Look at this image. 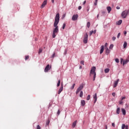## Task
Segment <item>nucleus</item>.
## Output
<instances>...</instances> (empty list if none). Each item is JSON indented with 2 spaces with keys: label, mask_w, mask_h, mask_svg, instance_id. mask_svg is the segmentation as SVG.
I'll list each match as a JSON object with an SVG mask.
<instances>
[{
  "label": "nucleus",
  "mask_w": 129,
  "mask_h": 129,
  "mask_svg": "<svg viewBox=\"0 0 129 129\" xmlns=\"http://www.w3.org/2000/svg\"><path fill=\"white\" fill-rule=\"evenodd\" d=\"M59 21H60V14L59 13L56 14L55 18L54 27L52 33V38H56V35L59 33V28L58 27V24H59Z\"/></svg>",
  "instance_id": "nucleus-1"
},
{
  "label": "nucleus",
  "mask_w": 129,
  "mask_h": 129,
  "mask_svg": "<svg viewBox=\"0 0 129 129\" xmlns=\"http://www.w3.org/2000/svg\"><path fill=\"white\" fill-rule=\"evenodd\" d=\"M95 70H96V68L95 67H93L90 71V75L93 74V81L95 80L96 78V73H95Z\"/></svg>",
  "instance_id": "nucleus-2"
},
{
  "label": "nucleus",
  "mask_w": 129,
  "mask_h": 129,
  "mask_svg": "<svg viewBox=\"0 0 129 129\" xmlns=\"http://www.w3.org/2000/svg\"><path fill=\"white\" fill-rule=\"evenodd\" d=\"M129 10H126L123 11L121 14V17L122 19H125L126 17H127V15H128Z\"/></svg>",
  "instance_id": "nucleus-3"
},
{
  "label": "nucleus",
  "mask_w": 129,
  "mask_h": 129,
  "mask_svg": "<svg viewBox=\"0 0 129 129\" xmlns=\"http://www.w3.org/2000/svg\"><path fill=\"white\" fill-rule=\"evenodd\" d=\"M87 42H88V34L86 33L84 36L83 42L84 44H87Z\"/></svg>",
  "instance_id": "nucleus-4"
},
{
  "label": "nucleus",
  "mask_w": 129,
  "mask_h": 129,
  "mask_svg": "<svg viewBox=\"0 0 129 129\" xmlns=\"http://www.w3.org/2000/svg\"><path fill=\"white\" fill-rule=\"evenodd\" d=\"M83 87H84L83 84H81L79 86V87L77 89V91L76 92V94H78V93H79V92L83 89Z\"/></svg>",
  "instance_id": "nucleus-5"
},
{
  "label": "nucleus",
  "mask_w": 129,
  "mask_h": 129,
  "mask_svg": "<svg viewBox=\"0 0 129 129\" xmlns=\"http://www.w3.org/2000/svg\"><path fill=\"white\" fill-rule=\"evenodd\" d=\"M50 69H51V67H50L49 64H47L44 69V72H48Z\"/></svg>",
  "instance_id": "nucleus-6"
},
{
  "label": "nucleus",
  "mask_w": 129,
  "mask_h": 129,
  "mask_svg": "<svg viewBox=\"0 0 129 129\" xmlns=\"http://www.w3.org/2000/svg\"><path fill=\"white\" fill-rule=\"evenodd\" d=\"M78 19V15H74L72 17V20L73 21H76Z\"/></svg>",
  "instance_id": "nucleus-7"
},
{
  "label": "nucleus",
  "mask_w": 129,
  "mask_h": 129,
  "mask_svg": "<svg viewBox=\"0 0 129 129\" xmlns=\"http://www.w3.org/2000/svg\"><path fill=\"white\" fill-rule=\"evenodd\" d=\"M119 82V79H117L116 81L114 82L113 87L115 88L116 86H117V84H118V82Z\"/></svg>",
  "instance_id": "nucleus-8"
},
{
  "label": "nucleus",
  "mask_w": 129,
  "mask_h": 129,
  "mask_svg": "<svg viewBox=\"0 0 129 129\" xmlns=\"http://www.w3.org/2000/svg\"><path fill=\"white\" fill-rule=\"evenodd\" d=\"M62 91H63V84H61L60 88H59V89L58 91V94H60V93H61V92H62Z\"/></svg>",
  "instance_id": "nucleus-9"
},
{
  "label": "nucleus",
  "mask_w": 129,
  "mask_h": 129,
  "mask_svg": "<svg viewBox=\"0 0 129 129\" xmlns=\"http://www.w3.org/2000/svg\"><path fill=\"white\" fill-rule=\"evenodd\" d=\"M46 5H47V0H45L42 4L41 5V9H43V8L45 7V6H46Z\"/></svg>",
  "instance_id": "nucleus-10"
},
{
  "label": "nucleus",
  "mask_w": 129,
  "mask_h": 129,
  "mask_svg": "<svg viewBox=\"0 0 129 129\" xmlns=\"http://www.w3.org/2000/svg\"><path fill=\"white\" fill-rule=\"evenodd\" d=\"M93 96L94 99V103H95L97 101V94L95 93Z\"/></svg>",
  "instance_id": "nucleus-11"
},
{
  "label": "nucleus",
  "mask_w": 129,
  "mask_h": 129,
  "mask_svg": "<svg viewBox=\"0 0 129 129\" xmlns=\"http://www.w3.org/2000/svg\"><path fill=\"white\" fill-rule=\"evenodd\" d=\"M103 51H104V45H102L101 46V49L100 51V54H102L103 53Z\"/></svg>",
  "instance_id": "nucleus-12"
},
{
  "label": "nucleus",
  "mask_w": 129,
  "mask_h": 129,
  "mask_svg": "<svg viewBox=\"0 0 129 129\" xmlns=\"http://www.w3.org/2000/svg\"><path fill=\"white\" fill-rule=\"evenodd\" d=\"M106 9H107L108 14H109V13H110V12H111V10H112L111 7H110L109 6L107 7Z\"/></svg>",
  "instance_id": "nucleus-13"
},
{
  "label": "nucleus",
  "mask_w": 129,
  "mask_h": 129,
  "mask_svg": "<svg viewBox=\"0 0 129 129\" xmlns=\"http://www.w3.org/2000/svg\"><path fill=\"white\" fill-rule=\"evenodd\" d=\"M110 53V50L108 48H106V54L108 55Z\"/></svg>",
  "instance_id": "nucleus-14"
},
{
  "label": "nucleus",
  "mask_w": 129,
  "mask_h": 129,
  "mask_svg": "<svg viewBox=\"0 0 129 129\" xmlns=\"http://www.w3.org/2000/svg\"><path fill=\"white\" fill-rule=\"evenodd\" d=\"M76 123H77V120L75 121L73 123V127H75V126H76Z\"/></svg>",
  "instance_id": "nucleus-15"
},
{
  "label": "nucleus",
  "mask_w": 129,
  "mask_h": 129,
  "mask_svg": "<svg viewBox=\"0 0 129 129\" xmlns=\"http://www.w3.org/2000/svg\"><path fill=\"white\" fill-rule=\"evenodd\" d=\"M121 23H122V20H120L117 22L116 24L117 25H121Z\"/></svg>",
  "instance_id": "nucleus-16"
},
{
  "label": "nucleus",
  "mask_w": 129,
  "mask_h": 129,
  "mask_svg": "<svg viewBox=\"0 0 129 129\" xmlns=\"http://www.w3.org/2000/svg\"><path fill=\"white\" fill-rule=\"evenodd\" d=\"M127 63H128V60H124L123 61V66H124V65H125V64H127Z\"/></svg>",
  "instance_id": "nucleus-17"
},
{
  "label": "nucleus",
  "mask_w": 129,
  "mask_h": 129,
  "mask_svg": "<svg viewBox=\"0 0 129 129\" xmlns=\"http://www.w3.org/2000/svg\"><path fill=\"white\" fill-rule=\"evenodd\" d=\"M81 105L82 106H84L85 105V100H82L81 102Z\"/></svg>",
  "instance_id": "nucleus-18"
},
{
  "label": "nucleus",
  "mask_w": 129,
  "mask_h": 129,
  "mask_svg": "<svg viewBox=\"0 0 129 129\" xmlns=\"http://www.w3.org/2000/svg\"><path fill=\"white\" fill-rule=\"evenodd\" d=\"M126 46H127V43L126 42H124L123 44V48H126Z\"/></svg>",
  "instance_id": "nucleus-19"
},
{
  "label": "nucleus",
  "mask_w": 129,
  "mask_h": 129,
  "mask_svg": "<svg viewBox=\"0 0 129 129\" xmlns=\"http://www.w3.org/2000/svg\"><path fill=\"white\" fill-rule=\"evenodd\" d=\"M119 112H120V108L118 107L116 109V113H119Z\"/></svg>",
  "instance_id": "nucleus-20"
},
{
  "label": "nucleus",
  "mask_w": 129,
  "mask_h": 129,
  "mask_svg": "<svg viewBox=\"0 0 129 129\" xmlns=\"http://www.w3.org/2000/svg\"><path fill=\"white\" fill-rule=\"evenodd\" d=\"M105 73H108L109 72V69H106L104 70Z\"/></svg>",
  "instance_id": "nucleus-21"
},
{
  "label": "nucleus",
  "mask_w": 129,
  "mask_h": 129,
  "mask_svg": "<svg viewBox=\"0 0 129 129\" xmlns=\"http://www.w3.org/2000/svg\"><path fill=\"white\" fill-rule=\"evenodd\" d=\"M83 91H81L80 93V97H83Z\"/></svg>",
  "instance_id": "nucleus-22"
},
{
  "label": "nucleus",
  "mask_w": 129,
  "mask_h": 129,
  "mask_svg": "<svg viewBox=\"0 0 129 129\" xmlns=\"http://www.w3.org/2000/svg\"><path fill=\"white\" fill-rule=\"evenodd\" d=\"M125 127H126V126H125V124H122V126H121V128L122 129H124V128H125Z\"/></svg>",
  "instance_id": "nucleus-23"
},
{
  "label": "nucleus",
  "mask_w": 129,
  "mask_h": 129,
  "mask_svg": "<svg viewBox=\"0 0 129 129\" xmlns=\"http://www.w3.org/2000/svg\"><path fill=\"white\" fill-rule=\"evenodd\" d=\"M49 123H50V120H47L46 122V125H49Z\"/></svg>",
  "instance_id": "nucleus-24"
},
{
  "label": "nucleus",
  "mask_w": 129,
  "mask_h": 129,
  "mask_svg": "<svg viewBox=\"0 0 129 129\" xmlns=\"http://www.w3.org/2000/svg\"><path fill=\"white\" fill-rule=\"evenodd\" d=\"M42 51H43V50L42 49V48H39L38 53L41 54V53H42Z\"/></svg>",
  "instance_id": "nucleus-25"
},
{
  "label": "nucleus",
  "mask_w": 129,
  "mask_h": 129,
  "mask_svg": "<svg viewBox=\"0 0 129 129\" xmlns=\"http://www.w3.org/2000/svg\"><path fill=\"white\" fill-rule=\"evenodd\" d=\"M60 80H58V83L57 84V87H58V86H60Z\"/></svg>",
  "instance_id": "nucleus-26"
},
{
  "label": "nucleus",
  "mask_w": 129,
  "mask_h": 129,
  "mask_svg": "<svg viewBox=\"0 0 129 129\" xmlns=\"http://www.w3.org/2000/svg\"><path fill=\"white\" fill-rule=\"evenodd\" d=\"M87 26L88 28H90V22H88L87 24Z\"/></svg>",
  "instance_id": "nucleus-27"
},
{
  "label": "nucleus",
  "mask_w": 129,
  "mask_h": 129,
  "mask_svg": "<svg viewBox=\"0 0 129 129\" xmlns=\"http://www.w3.org/2000/svg\"><path fill=\"white\" fill-rule=\"evenodd\" d=\"M121 111L122 113H125V109H124V108L121 109Z\"/></svg>",
  "instance_id": "nucleus-28"
},
{
  "label": "nucleus",
  "mask_w": 129,
  "mask_h": 129,
  "mask_svg": "<svg viewBox=\"0 0 129 129\" xmlns=\"http://www.w3.org/2000/svg\"><path fill=\"white\" fill-rule=\"evenodd\" d=\"M101 13H102V16H104V15H105V11H102Z\"/></svg>",
  "instance_id": "nucleus-29"
},
{
  "label": "nucleus",
  "mask_w": 129,
  "mask_h": 129,
  "mask_svg": "<svg viewBox=\"0 0 129 129\" xmlns=\"http://www.w3.org/2000/svg\"><path fill=\"white\" fill-rule=\"evenodd\" d=\"M107 45H108V44H107V43H106L105 44V45H104V48H105V49H107Z\"/></svg>",
  "instance_id": "nucleus-30"
},
{
  "label": "nucleus",
  "mask_w": 129,
  "mask_h": 129,
  "mask_svg": "<svg viewBox=\"0 0 129 129\" xmlns=\"http://www.w3.org/2000/svg\"><path fill=\"white\" fill-rule=\"evenodd\" d=\"M113 48V44H110V45L109 46V49H112Z\"/></svg>",
  "instance_id": "nucleus-31"
},
{
  "label": "nucleus",
  "mask_w": 129,
  "mask_h": 129,
  "mask_svg": "<svg viewBox=\"0 0 129 129\" xmlns=\"http://www.w3.org/2000/svg\"><path fill=\"white\" fill-rule=\"evenodd\" d=\"M115 62L116 63H119V59H118V58H116L115 59Z\"/></svg>",
  "instance_id": "nucleus-32"
},
{
  "label": "nucleus",
  "mask_w": 129,
  "mask_h": 129,
  "mask_svg": "<svg viewBox=\"0 0 129 129\" xmlns=\"http://www.w3.org/2000/svg\"><path fill=\"white\" fill-rule=\"evenodd\" d=\"M65 27H66V24L65 23H63L62 25V29H65Z\"/></svg>",
  "instance_id": "nucleus-33"
},
{
  "label": "nucleus",
  "mask_w": 129,
  "mask_h": 129,
  "mask_svg": "<svg viewBox=\"0 0 129 129\" xmlns=\"http://www.w3.org/2000/svg\"><path fill=\"white\" fill-rule=\"evenodd\" d=\"M90 99V95H89L87 97V100H89Z\"/></svg>",
  "instance_id": "nucleus-34"
},
{
  "label": "nucleus",
  "mask_w": 129,
  "mask_h": 129,
  "mask_svg": "<svg viewBox=\"0 0 129 129\" xmlns=\"http://www.w3.org/2000/svg\"><path fill=\"white\" fill-rule=\"evenodd\" d=\"M116 39V37H115L114 36L112 37V41H115Z\"/></svg>",
  "instance_id": "nucleus-35"
},
{
  "label": "nucleus",
  "mask_w": 129,
  "mask_h": 129,
  "mask_svg": "<svg viewBox=\"0 0 129 129\" xmlns=\"http://www.w3.org/2000/svg\"><path fill=\"white\" fill-rule=\"evenodd\" d=\"M74 87H75V84H73L72 87H71V89H74Z\"/></svg>",
  "instance_id": "nucleus-36"
},
{
  "label": "nucleus",
  "mask_w": 129,
  "mask_h": 129,
  "mask_svg": "<svg viewBox=\"0 0 129 129\" xmlns=\"http://www.w3.org/2000/svg\"><path fill=\"white\" fill-rule=\"evenodd\" d=\"M55 54H56V53L55 52H54L51 56V58H54V57H55Z\"/></svg>",
  "instance_id": "nucleus-37"
},
{
  "label": "nucleus",
  "mask_w": 129,
  "mask_h": 129,
  "mask_svg": "<svg viewBox=\"0 0 129 129\" xmlns=\"http://www.w3.org/2000/svg\"><path fill=\"white\" fill-rule=\"evenodd\" d=\"M80 63L82 65H84V61L82 60L81 61Z\"/></svg>",
  "instance_id": "nucleus-38"
},
{
  "label": "nucleus",
  "mask_w": 129,
  "mask_h": 129,
  "mask_svg": "<svg viewBox=\"0 0 129 129\" xmlns=\"http://www.w3.org/2000/svg\"><path fill=\"white\" fill-rule=\"evenodd\" d=\"M36 129H41V126H40L39 125H38L37 126Z\"/></svg>",
  "instance_id": "nucleus-39"
},
{
  "label": "nucleus",
  "mask_w": 129,
  "mask_h": 129,
  "mask_svg": "<svg viewBox=\"0 0 129 129\" xmlns=\"http://www.w3.org/2000/svg\"><path fill=\"white\" fill-rule=\"evenodd\" d=\"M93 33V30L90 32V36H91L92 34Z\"/></svg>",
  "instance_id": "nucleus-40"
},
{
  "label": "nucleus",
  "mask_w": 129,
  "mask_h": 129,
  "mask_svg": "<svg viewBox=\"0 0 129 129\" xmlns=\"http://www.w3.org/2000/svg\"><path fill=\"white\" fill-rule=\"evenodd\" d=\"M119 37H120V33H119L117 36V38L118 39V38H119Z\"/></svg>",
  "instance_id": "nucleus-41"
},
{
  "label": "nucleus",
  "mask_w": 129,
  "mask_h": 129,
  "mask_svg": "<svg viewBox=\"0 0 129 129\" xmlns=\"http://www.w3.org/2000/svg\"><path fill=\"white\" fill-rule=\"evenodd\" d=\"M29 59V55L25 56V60H28Z\"/></svg>",
  "instance_id": "nucleus-42"
},
{
  "label": "nucleus",
  "mask_w": 129,
  "mask_h": 129,
  "mask_svg": "<svg viewBox=\"0 0 129 129\" xmlns=\"http://www.w3.org/2000/svg\"><path fill=\"white\" fill-rule=\"evenodd\" d=\"M112 95L113 96V97H115V93H112Z\"/></svg>",
  "instance_id": "nucleus-43"
},
{
  "label": "nucleus",
  "mask_w": 129,
  "mask_h": 129,
  "mask_svg": "<svg viewBox=\"0 0 129 129\" xmlns=\"http://www.w3.org/2000/svg\"><path fill=\"white\" fill-rule=\"evenodd\" d=\"M122 103H123V102H122V100H121L119 102V104H121Z\"/></svg>",
  "instance_id": "nucleus-44"
},
{
  "label": "nucleus",
  "mask_w": 129,
  "mask_h": 129,
  "mask_svg": "<svg viewBox=\"0 0 129 129\" xmlns=\"http://www.w3.org/2000/svg\"><path fill=\"white\" fill-rule=\"evenodd\" d=\"M123 99H125V96L122 97L121 98V100H123Z\"/></svg>",
  "instance_id": "nucleus-45"
},
{
  "label": "nucleus",
  "mask_w": 129,
  "mask_h": 129,
  "mask_svg": "<svg viewBox=\"0 0 129 129\" xmlns=\"http://www.w3.org/2000/svg\"><path fill=\"white\" fill-rule=\"evenodd\" d=\"M81 9H82V7H81V6H79V7H78V10H81Z\"/></svg>",
  "instance_id": "nucleus-46"
},
{
  "label": "nucleus",
  "mask_w": 129,
  "mask_h": 129,
  "mask_svg": "<svg viewBox=\"0 0 129 129\" xmlns=\"http://www.w3.org/2000/svg\"><path fill=\"white\" fill-rule=\"evenodd\" d=\"M116 10H119L120 9V8L119 7L117 6L116 7Z\"/></svg>",
  "instance_id": "nucleus-47"
},
{
  "label": "nucleus",
  "mask_w": 129,
  "mask_h": 129,
  "mask_svg": "<svg viewBox=\"0 0 129 129\" xmlns=\"http://www.w3.org/2000/svg\"><path fill=\"white\" fill-rule=\"evenodd\" d=\"M93 34H96V30H95L93 32Z\"/></svg>",
  "instance_id": "nucleus-48"
},
{
  "label": "nucleus",
  "mask_w": 129,
  "mask_h": 129,
  "mask_svg": "<svg viewBox=\"0 0 129 129\" xmlns=\"http://www.w3.org/2000/svg\"><path fill=\"white\" fill-rule=\"evenodd\" d=\"M112 126H113L114 127V126H115V124H114V123H112Z\"/></svg>",
  "instance_id": "nucleus-49"
},
{
  "label": "nucleus",
  "mask_w": 129,
  "mask_h": 129,
  "mask_svg": "<svg viewBox=\"0 0 129 129\" xmlns=\"http://www.w3.org/2000/svg\"><path fill=\"white\" fill-rule=\"evenodd\" d=\"M94 6H97V2H95L94 4Z\"/></svg>",
  "instance_id": "nucleus-50"
},
{
  "label": "nucleus",
  "mask_w": 129,
  "mask_h": 129,
  "mask_svg": "<svg viewBox=\"0 0 129 129\" xmlns=\"http://www.w3.org/2000/svg\"><path fill=\"white\" fill-rule=\"evenodd\" d=\"M65 17H66V14H63L62 16V18H65Z\"/></svg>",
  "instance_id": "nucleus-51"
},
{
  "label": "nucleus",
  "mask_w": 129,
  "mask_h": 129,
  "mask_svg": "<svg viewBox=\"0 0 129 129\" xmlns=\"http://www.w3.org/2000/svg\"><path fill=\"white\" fill-rule=\"evenodd\" d=\"M125 129H128V125H126V127H125Z\"/></svg>",
  "instance_id": "nucleus-52"
},
{
  "label": "nucleus",
  "mask_w": 129,
  "mask_h": 129,
  "mask_svg": "<svg viewBox=\"0 0 129 129\" xmlns=\"http://www.w3.org/2000/svg\"><path fill=\"white\" fill-rule=\"evenodd\" d=\"M85 4H86V1H85L84 2H83V5H85Z\"/></svg>",
  "instance_id": "nucleus-53"
},
{
  "label": "nucleus",
  "mask_w": 129,
  "mask_h": 129,
  "mask_svg": "<svg viewBox=\"0 0 129 129\" xmlns=\"http://www.w3.org/2000/svg\"><path fill=\"white\" fill-rule=\"evenodd\" d=\"M79 69H82V66H80L79 67Z\"/></svg>",
  "instance_id": "nucleus-54"
},
{
  "label": "nucleus",
  "mask_w": 129,
  "mask_h": 129,
  "mask_svg": "<svg viewBox=\"0 0 129 129\" xmlns=\"http://www.w3.org/2000/svg\"><path fill=\"white\" fill-rule=\"evenodd\" d=\"M99 17V14H98L97 16V18L98 19Z\"/></svg>",
  "instance_id": "nucleus-55"
},
{
  "label": "nucleus",
  "mask_w": 129,
  "mask_h": 129,
  "mask_svg": "<svg viewBox=\"0 0 129 129\" xmlns=\"http://www.w3.org/2000/svg\"><path fill=\"white\" fill-rule=\"evenodd\" d=\"M51 2L52 3V4H54V0H51Z\"/></svg>",
  "instance_id": "nucleus-56"
},
{
  "label": "nucleus",
  "mask_w": 129,
  "mask_h": 129,
  "mask_svg": "<svg viewBox=\"0 0 129 129\" xmlns=\"http://www.w3.org/2000/svg\"><path fill=\"white\" fill-rule=\"evenodd\" d=\"M124 35H126V31H125V32H124Z\"/></svg>",
  "instance_id": "nucleus-57"
},
{
  "label": "nucleus",
  "mask_w": 129,
  "mask_h": 129,
  "mask_svg": "<svg viewBox=\"0 0 129 129\" xmlns=\"http://www.w3.org/2000/svg\"><path fill=\"white\" fill-rule=\"evenodd\" d=\"M57 113H60V110H58Z\"/></svg>",
  "instance_id": "nucleus-58"
},
{
  "label": "nucleus",
  "mask_w": 129,
  "mask_h": 129,
  "mask_svg": "<svg viewBox=\"0 0 129 129\" xmlns=\"http://www.w3.org/2000/svg\"><path fill=\"white\" fill-rule=\"evenodd\" d=\"M105 129H107V125H105Z\"/></svg>",
  "instance_id": "nucleus-59"
},
{
  "label": "nucleus",
  "mask_w": 129,
  "mask_h": 129,
  "mask_svg": "<svg viewBox=\"0 0 129 129\" xmlns=\"http://www.w3.org/2000/svg\"><path fill=\"white\" fill-rule=\"evenodd\" d=\"M67 53V51L66 50L65 52H64V54H66Z\"/></svg>",
  "instance_id": "nucleus-60"
},
{
  "label": "nucleus",
  "mask_w": 129,
  "mask_h": 129,
  "mask_svg": "<svg viewBox=\"0 0 129 129\" xmlns=\"http://www.w3.org/2000/svg\"><path fill=\"white\" fill-rule=\"evenodd\" d=\"M87 12H89V9H88L87 10Z\"/></svg>",
  "instance_id": "nucleus-61"
},
{
  "label": "nucleus",
  "mask_w": 129,
  "mask_h": 129,
  "mask_svg": "<svg viewBox=\"0 0 129 129\" xmlns=\"http://www.w3.org/2000/svg\"><path fill=\"white\" fill-rule=\"evenodd\" d=\"M98 0H95V2L97 3Z\"/></svg>",
  "instance_id": "nucleus-62"
},
{
  "label": "nucleus",
  "mask_w": 129,
  "mask_h": 129,
  "mask_svg": "<svg viewBox=\"0 0 129 129\" xmlns=\"http://www.w3.org/2000/svg\"><path fill=\"white\" fill-rule=\"evenodd\" d=\"M123 115H125V113H123Z\"/></svg>",
  "instance_id": "nucleus-63"
},
{
  "label": "nucleus",
  "mask_w": 129,
  "mask_h": 129,
  "mask_svg": "<svg viewBox=\"0 0 129 129\" xmlns=\"http://www.w3.org/2000/svg\"><path fill=\"white\" fill-rule=\"evenodd\" d=\"M121 62H122V59H121Z\"/></svg>",
  "instance_id": "nucleus-64"
}]
</instances>
